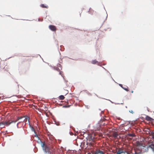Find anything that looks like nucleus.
<instances>
[{
	"instance_id": "obj_1",
	"label": "nucleus",
	"mask_w": 154,
	"mask_h": 154,
	"mask_svg": "<svg viewBox=\"0 0 154 154\" xmlns=\"http://www.w3.org/2000/svg\"><path fill=\"white\" fill-rule=\"evenodd\" d=\"M41 146L42 147L43 150L46 152H48L50 153L51 151H50V148L47 145H45L44 142V143H42Z\"/></svg>"
},
{
	"instance_id": "obj_2",
	"label": "nucleus",
	"mask_w": 154,
	"mask_h": 154,
	"mask_svg": "<svg viewBox=\"0 0 154 154\" xmlns=\"http://www.w3.org/2000/svg\"><path fill=\"white\" fill-rule=\"evenodd\" d=\"M96 138L91 136L89 138V140L91 142L89 143L90 145L91 146H95L96 142L95 141Z\"/></svg>"
},
{
	"instance_id": "obj_3",
	"label": "nucleus",
	"mask_w": 154,
	"mask_h": 154,
	"mask_svg": "<svg viewBox=\"0 0 154 154\" xmlns=\"http://www.w3.org/2000/svg\"><path fill=\"white\" fill-rule=\"evenodd\" d=\"M104 133V131L103 130L101 127L99 126V128H97V135H98L100 137H102L103 134Z\"/></svg>"
},
{
	"instance_id": "obj_4",
	"label": "nucleus",
	"mask_w": 154,
	"mask_h": 154,
	"mask_svg": "<svg viewBox=\"0 0 154 154\" xmlns=\"http://www.w3.org/2000/svg\"><path fill=\"white\" fill-rule=\"evenodd\" d=\"M15 122H14V121L8 120L5 121L4 122V125L6 126H8L11 123H15Z\"/></svg>"
},
{
	"instance_id": "obj_5",
	"label": "nucleus",
	"mask_w": 154,
	"mask_h": 154,
	"mask_svg": "<svg viewBox=\"0 0 154 154\" xmlns=\"http://www.w3.org/2000/svg\"><path fill=\"white\" fill-rule=\"evenodd\" d=\"M128 151H127L124 149H119L118 151L116 154H121V153H127Z\"/></svg>"
},
{
	"instance_id": "obj_6",
	"label": "nucleus",
	"mask_w": 154,
	"mask_h": 154,
	"mask_svg": "<svg viewBox=\"0 0 154 154\" xmlns=\"http://www.w3.org/2000/svg\"><path fill=\"white\" fill-rule=\"evenodd\" d=\"M138 153L134 149H132L130 151H128L127 154H137Z\"/></svg>"
},
{
	"instance_id": "obj_7",
	"label": "nucleus",
	"mask_w": 154,
	"mask_h": 154,
	"mask_svg": "<svg viewBox=\"0 0 154 154\" xmlns=\"http://www.w3.org/2000/svg\"><path fill=\"white\" fill-rule=\"evenodd\" d=\"M49 28L51 30L55 31L56 30L57 28L54 26L52 25H50L49 26Z\"/></svg>"
},
{
	"instance_id": "obj_8",
	"label": "nucleus",
	"mask_w": 154,
	"mask_h": 154,
	"mask_svg": "<svg viewBox=\"0 0 154 154\" xmlns=\"http://www.w3.org/2000/svg\"><path fill=\"white\" fill-rule=\"evenodd\" d=\"M22 117H24V118H22V119H24V122L26 123L27 121L28 120V122H29V119H28V117L27 116H22Z\"/></svg>"
},
{
	"instance_id": "obj_9",
	"label": "nucleus",
	"mask_w": 154,
	"mask_h": 154,
	"mask_svg": "<svg viewBox=\"0 0 154 154\" xmlns=\"http://www.w3.org/2000/svg\"><path fill=\"white\" fill-rule=\"evenodd\" d=\"M119 85L124 89L127 91H128L129 90L128 89V87L127 86L123 87L122 84H119Z\"/></svg>"
},
{
	"instance_id": "obj_10",
	"label": "nucleus",
	"mask_w": 154,
	"mask_h": 154,
	"mask_svg": "<svg viewBox=\"0 0 154 154\" xmlns=\"http://www.w3.org/2000/svg\"><path fill=\"white\" fill-rule=\"evenodd\" d=\"M127 136L128 137H131L132 138L133 137H135V135L134 133L129 134H127Z\"/></svg>"
},
{
	"instance_id": "obj_11",
	"label": "nucleus",
	"mask_w": 154,
	"mask_h": 154,
	"mask_svg": "<svg viewBox=\"0 0 154 154\" xmlns=\"http://www.w3.org/2000/svg\"><path fill=\"white\" fill-rule=\"evenodd\" d=\"M118 135V134L116 132H114L112 134V137L115 138H117Z\"/></svg>"
},
{
	"instance_id": "obj_12",
	"label": "nucleus",
	"mask_w": 154,
	"mask_h": 154,
	"mask_svg": "<svg viewBox=\"0 0 154 154\" xmlns=\"http://www.w3.org/2000/svg\"><path fill=\"white\" fill-rule=\"evenodd\" d=\"M54 69L55 70L57 71H58L59 72V74L60 75H61L62 76V73H61L62 72L60 71V69H59L58 68V67H54Z\"/></svg>"
},
{
	"instance_id": "obj_13",
	"label": "nucleus",
	"mask_w": 154,
	"mask_h": 154,
	"mask_svg": "<svg viewBox=\"0 0 154 154\" xmlns=\"http://www.w3.org/2000/svg\"><path fill=\"white\" fill-rule=\"evenodd\" d=\"M146 119L148 121H152L153 120L152 118H150L148 116H147L146 117Z\"/></svg>"
},
{
	"instance_id": "obj_14",
	"label": "nucleus",
	"mask_w": 154,
	"mask_h": 154,
	"mask_svg": "<svg viewBox=\"0 0 154 154\" xmlns=\"http://www.w3.org/2000/svg\"><path fill=\"white\" fill-rule=\"evenodd\" d=\"M148 147V148H150L153 149H154V145L152 143L150 145H149Z\"/></svg>"
},
{
	"instance_id": "obj_15",
	"label": "nucleus",
	"mask_w": 154,
	"mask_h": 154,
	"mask_svg": "<svg viewBox=\"0 0 154 154\" xmlns=\"http://www.w3.org/2000/svg\"><path fill=\"white\" fill-rule=\"evenodd\" d=\"M50 151H51L52 152H54L55 150V148L54 146H52L51 147L50 146Z\"/></svg>"
},
{
	"instance_id": "obj_16",
	"label": "nucleus",
	"mask_w": 154,
	"mask_h": 154,
	"mask_svg": "<svg viewBox=\"0 0 154 154\" xmlns=\"http://www.w3.org/2000/svg\"><path fill=\"white\" fill-rule=\"evenodd\" d=\"M87 154H96V149H95V150H92L89 153Z\"/></svg>"
},
{
	"instance_id": "obj_17",
	"label": "nucleus",
	"mask_w": 154,
	"mask_h": 154,
	"mask_svg": "<svg viewBox=\"0 0 154 154\" xmlns=\"http://www.w3.org/2000/svg\"><path fill=\"white\" fill-rule=\"evenodd\" d=\"M97 154H104L103 152L102 151L100 150H97Z\"/></svg>"
},
{
	"instance_id": "obj_18",
	"label": "nucleus",
	"mask_w": 154,
	"mask_h": 154,
	"mask_svg": "<svg viewBox=\"0 0 154 154\" xmlns=\"http://www.w3.org/2000/svg\"><path fill=\"white\" fill-rule=\"evenodd\" d=\"M23 118V117H22L21 116L20 117H17L16 119V120L15 121V122H16L19 120H20V119H22V118ZM24 118V117H23Z\"/></svg>"
},
{
	"instance_id": "obj_19",
	"label": "nucleus",
	"mask_w": 154,
	"mask_h": 154,
	"mask_svg": "<svg viewBox=\"0 0 154 154\" xmlns=\"http://www.w3.org/2000/svg\"><path fill=\"white\" fill-rule=\"evenodd\" d=\"M41 6L43 8H48V6H46L44 4H41Z\"/></svg>"
},
{
	"instance_id": "obj_20",
	"label": "nucleus",
	"mask_w": 154,
	"mask_h": 154,
	"mask_svg": "<svg viewBox=\"0 0 154 154\" xmlns=\"http://www.w3.org/2000/svg\"><path fill=\"white\" fill-rule=\"evenodd\" d=\"M88 12L92 14L94 12V11L91 8H90L88 11Z\"/></svg>"
},
{
	"instance_id": "obj_21",
	"label": "nucleus",
	"mask_w": 154,
	"mask_h": 154,
	"mask_svg": "<svg viewBox=\"0 0 154 154\" xmlns=\"http://www.w3.org/2000/svg\"><path fill=\"white\" fill-rule=\"evenodd\" d=\"M64 97L62 95H60L59 97V98L60 100H63L64 98Z\"/></svg>"
},
{
	"instance_id": "obj_22",
	"label": "nucleus",
	"mask_w": 154,
	"mask_h": 154,
	"mask_svg": "<svg viewBox=\"0 0 154 154\" xmlns=\"http://www.w3.org/2000/svg\"><path fill=\"white\" fill-rule=\"evenodd\" d=\"M35 137H37L38 139L39 140V141L40 142H41L42 143V142L41 141V140L39 138V137H38V136H37V135L36 134V135H35Z\"/></svg>"
},
{
	"instance_id": "obj_23",
	"label": "nucleus",
	"mask_w": 154,
	"mask_h": 154,
	"mask_svg": "<svg viewBox=\"0 0 154 154\" xmlns=\"http://www.w3.org/2000/svg\"><path fill=\"white\" fill-rule=\"evenodd\" d=\"M70 105H65L64 106H63V107H65V108H66V107H70Z\"/></svg>"
},
{
	"instance_id": "obj_24",
	"label": "nucleus",
	"mask_w": 154,
	"mask_h": 154,
	"mask_svg": "<svg viewBox=\"0 0 154 154\" xmlns=\"http://www.w3.org/2000/svg\"><path fill=\"white\" fill-rule=\"evenodd\" d=\"M92 63L94 64H96V60H93L92 61Z\"/></svg>"
},
{
	"instance_id": "obj_25",
	"label": "nucleus",
	"mask_w": 154,
	"mask_h": 154,
	"mask_svg": "<svg viewBox=\"0 0 154 154\" xmlns=\"http://www.w3.org/2000/svg\"><path fill=\"white\" fill-rule=\"evenodd\" d=\"M57 66L58 67L60 68L61 69H62L61 66V65L60 64H58L57 65Z\"/></svg>"
},
{
	"instance_id": "obj_26",
	"label": "nucleus",
	"mask_w": 154,
	"mask_h": 154,
	"mask_svg": "<svg viewBox=\"0 0 154 154\" xmlns=\"http://www.w3.org/2000/svg\"><path fill=\"white\" fill-rule=\"evenodd\" d=\"M129 112H130V113H131L132 114H133L134 113V112L133 111V110H129Z\"/></svg>"
},
{
	"instance_id": "obj_27",
	"label": "nucleus",
	"mask_w": 154,
	"mask_h": 154,
	"mask_svg": "<svg viewBox=\"0 0 154 154\" xmlns=\"http://www.w3.org/2000/svg\"><path fill=\"white\" fill-rule=\"evenodd\" d=\"M1 125H4V122H0Z\"/></svg>"
},
{
	"instance_id": "obj_28",
	"label": "nucleus",
	"mask_w": 154,
	"mask_h": 154,
	"mask_svg": "<svg viewBox=\"0 0 154 154\" xmlns=\"http://www.w3.org/2000/svg\"><path fill=\"white\" fill-rule=\"evenodd\" d=\"M21 120V122H24V119H20Z\"/></svg>"
},
{
	"instance_id": "obj_29",
	"label": "nucleus",
	"mask_w": 154,
	"mask_h": 154,
	"mask_svg": "<svg viewBox=\"0 0 154 154\" xmlns=\"http://www.w3.org/2000/svg\"><path fill=\"white\" fill-rule=\"evenodd\" d=\"M131 93H133V91H131Z\"/></svg>"
},
{
	"instance_id": "obj_30",
	"label": "nucleus",
	"mask_w": 154,
	"mask_h": 154,
	"mask_svg": "<svg viewBox=\"0 0 154 154\" xmlns=\"http://www.w3.org/2000/svg\"><path fill=\"white\" fill-rule=\"evenodd\" d=\"M32 129L34 131V128H32Z\"/></svg>"
},
{
	"instance_id": "obj_31",
	"label": "nucleus",
	"mask_w": 154,
	"mask_h": 154,
	"mask_svg": "<svg viewBox=\"0 0 154 154\" xmlns=\"http://www.w3.org/2000/svg\"><path fill=\"white\" fill-rule=\"evenodd\" d=\"M19 123V122L17 124V125Z\"/></svg>"
},
{
	"instance_id": "obj_32",
	"label": "nucleus",
	"mask_w": 154,
	"mask_h": 154,
	"mask_svg": "<svg viewBox=\"0 0 154 154\" xmlns=\"http://www.w3.org/2000/svg\"><path fill=\"white\" fill-rule=\"evenodd\" d=\"M49 154H50V153Z\"/></svg>"
}]
</instances>
